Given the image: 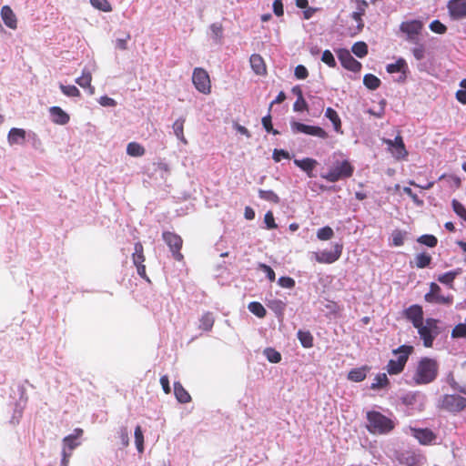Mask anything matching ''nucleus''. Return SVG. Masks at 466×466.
I'll return each mask as SVG.
<instances>
[{"mask_svg": "<svg viewBox=\"0 0 466 466\" xmlns=\"http://www.w3.org/2000/svg\"><path fill=\"white\" fill-rule=\"evenodd\" d=\"M92 75L91 72L84 68L81 76L76 79V83L83 88H87L90 95L95 93L94 86H91Z\"/></svg>", "mask_w": 466, "mask_h": 466, "instance_id": "b1692460", "label": "nucleus"}, {"mask_svg": "<svg viewBox=\"0 0 466 466\" xmlns=\"http://www.w3.org/2000/svg\"><path fill=\"white\" fill-rule=\"evenodd\" d=\"M413 351L412 346L402 345L396 350H393V354L396 359H391L386 366V370L390 375L400 374L409 359L410 354Z\"/></svg>", "mask_w": 466, "mask_h": 466, "instance_id": "7ed1b4c3", "label": "nucleus"}, {"mask_svg": "<svg viewBox=\"0 0 466 466\" xmlns=\"http://www.w3.org/2000/svg\"><path fill=\"white\" fill-rule=\"evenodd\" d=\"M278 283L280 287L285 289H293L296 285L295 280L290 277H280Z\"/></svg>", "mask_w": 466, "mask_h": 466, "instance_id": "6e6d98bb", "label": "nucleus"}, {"mask_svg": "<svg viewBox=\"0 0 466 466\" xmlns=\"http://www.w3.org/2000/svg\"><path fill=\"white\" fill-rule=\"evenodd\" d=\"M418 242L430 248H433L437 245L438 240L433 235H422L418 238Z\"/></svg>", "mask_w": 466, "mask_h": 466, "instance_id": "09e8293b", "label": "nucleus"}, {"mask_svg": "<svg viewBox=\"0 0 466 466\" xmlns=\"http://www.w3.org/2000/svg\"><path fill=\"white\" fill-rule=\"evenodd\" d=\"M404 238H405V233H403L400 230L393 231L391 234L392 246H395V247L402 246L404 243Z\"/></svg>", "mask_w": 466, "mask_h": 466, "instance_id": "8fccbe9b", "label": "nucleus"}, {"mask_svg": "<svg viewBox=\"0 0 466 466\" xmlns=\"http://www.w3.org/2000/svg\"><path fill=\"white\" fill-rule=\"evenodd\" d=\"M135 443L138 452L142 453L144 451V435L141 429V426L137 425L135 428Z\"/></svg>", "mask_w": 466, "mask_h": 466, "instance_id": "4c0bfd02", "label": "nucleus"}, {"mask_svg": "<svg viewBox=\"0 0 466 466\" xmlns=\"http://www.w3.org/2000/svg\"><path fill=\"white\" fill-rule=\"evenodd\" d=\"M351 50L355 56L362 58L368 54V46L365 42L360 41L352 46Z\"/></svg>", "mask_w": 466, "mask_h": 466, "instance_id": "ea45409f", "label": "nucleus"}, {"mask_svg": "<svg viewBox=\"0 0 466 466\" xmlns=\"http://www.w3.org/2000/svg\"><path fill=\"white\" fill-rule=\"evenodd\" d=\"M174 394L177 401L180 403H187L191 400V396L180 382L174 383Z\"/></svg>", "mask_w": 466, "mask_h": 466, "instance_id": "bb28decb", "label": "nucleus"}, {"mask_svg": "<svg viewBox=\"0 0 466 466\" xmlns=\"http://www.w3.org/2000/svg\"><path fill=\"white\" fill-rule=\"evenodd\" d=\"M26 132L23 128L13 127L7 135V141L10 146L23 145L25 141Z\"/></svg>", "mask_w": 466, "mask_h": 466, "instance_id": "aec40b11", "label": "nucleus"}, {"mask_svg": "<svg viewBox=\"0 0 466 466\" xmlns=\"http://www.w3.org/2000/svg\"><path fill=\"white\" fill-rule=\"evenodd\" d=\"M91 5L103 12H111L112 6L107 0H90Z\"/></svg>", "mask_w": 466, "mask_h": 466, "instance_id": "37998d69", "label": "nucleus"}, {"mask_svg": "<svg viewBox=\"0 0 466 466\" xmlns=\"http://www.w3.org/2000/svg\"><path fill=\"white\" fill-rule=\"evenodd\" d=\"M431 262V257L426 253H420L415 257V263L417 268H424Z\"/></svg>", "mask_w": 466, "mask_h": 466, "instance_id": "a19ab883", "label": "nucleus"}, {"mask_svg": "<svg viewBox=\"0 0 466 466\" xmlns=\"http://www.w3.org/2000/svg\"><path fill=\"white\" fill-rule=\"evenodd\" d=\"M400 460L406 466H419L423 462L424 457L414 452H406L401 454Z\"/></svg>", "mask_w": 466, "mask_h": 466, "instance_id": "393cba45", "label": "nucleus"}, {"mask_svg": "<svg viewBox=\"0 0 466 466\" xmlns=\"http://www.w3.org/2000/svg\"><path fill=\"white\" fill-rule=\"evenodd\" d=\"M294 164L302 170H304L305 172H307L309 177H313L312 170L317 165V161L315 159L309 157L303 159H295Z\"/></svg>", "mask_w": 466, "mask_h": 466, "instance_id": "a878e982", "label": "nucleus"}, {"mask_svg": "<svg viewBox=\"0 0 466 466\" xmlns=\"http://www.w3.org/2000/svg\"><path fill=\"white\" fill-rule=\"evenodd\" d=\"M354 168L348 160L337 161L327 173L321 174V177L333 183L351 177Z\"/></svg>", "mask_w": 466, "mask_h": 466, "instance_id": "39448f33", "label": "nucleus"}, {"mask_svg": "<svg viewBox=\"0 0 466 466\" xmlns=\"http://www.w3.org/2000/svg\"><path fill=\"white\" fill-rule=\"evenodd\" d=\"M249 62L250 66L256 75L263 76L266 74V65L261 56L253 54L249 58Z\"/></svg>", "mask_w": 466, "mask_h": 466, "instance_id": "5701e85b", "label": "nucleus"}, {"mask_svg": "<svg viewBox=\"0 0 466 466\" xmlns=\"http://www.w3.org/2000/svg\"><path fill=\"white\" fill-rule=\"evenodd\" d=\"M367 371L368 369L366 367L353 369L349 372L348 379L355 382H360L365 380Z\"/></svg>", "mask_w": 466, "mask_h": 466, "instance_id": "7c9ffc66", "label": "nucleus"}, {"mask_svg": "<svg viewBox=\"0 0 466 466\" xmlns=\"http://www.w3.org/2000/svg\"><path fill=\"white\" fill-rule=\"evenodd\" d=\"M416 329L423 341V345L426 348L432 347L433 340L440 333L438 321L434 319H427L424 322L420 324L419 327H416Z\"/></svg>", "mask_w": 466, "mask_h": 466, "instance_id": "423d86ee", "label": "nucleus"}, {"mask_svg": "<svg viewBox=\"0 0 466 466\" xmlns=\"http://www.w3.org/2000/svg\"><path fill=\"white\" fill-rule=\"evenodd\" d=\"M62 93L66 96H69V97H76V96H80V91L78 90V88L73 85H69V86H66V85H63L61 84L59 86Z\"/></svg>", "mask_w": 466, "mask_h": 466, "instance_id": "c03bdc74", "label": "nucleus"}, {"mask_svg": "<svg viewBox=\"0 0 466 466\" xmlns=\"http://www.w3.org/2000/svg\"><path fill=\"white\" fill-rule=\"evenodd\" d=\"M214 321L213 314L211 312H206L201 316L199 320V329L205 331H209L214 325Z\"/></svg>", "mask_w": 466, "mask_h": 466, "instance_id": "2f4dec72", "label": "nucleus"}, {"mask_svg": "<svg viewBox=\"0 0 466 466\" xmlns=\"http://www.w3.org/2000/svg\"><path fill=\"white\" fill-rule=\"evenodd\" d=\"M386 70L390 74L400 73L398 81H403L406 78L408 65L403 58H399L395 63L387 65Z\"/></svg>", "mask_w": 466, "mask_h": 466, "instance_id": "6ab92c4d", "label": "nucleus"}, {"mask_svg": "<svg viewBox=\"0 0 466 466\" xmlns=\"http://www.w3.org/2000/svg\"><path fill=\"white\" fill-rule=\"evenodd\" d=\"M51 119L58 125H66L69 121V116L59 106H52L49 109Z\"/></svg>", "mask_w": 466, "mask_h": 466, "instance_id": "4be33fe9", "label": "nucleus"}, {"mask_svg": "<svg viewBox=\"0 0 466 466\" xmlns=\"http://www.w3.org/2000/svg\"><path fill=\"white\" fill-rule=\"evenodd\" d=\"M367 430L372 434H387L391 431L394 427V421L376 410H370L366 414Z\"/></svg>", "mask_w": 466, "mask_h": 466, "instance_id": "f257e3e1", "label": "nucleus"}, {"mask_svg": "<svg viewBox=\"0 0 466 466\" xmlns=\"http://www.w3.org/2000/svg\"><path fill=\"white\" fill-rule=\"evenodd\" d=\"M383 143L388 146V150L396 159L404 158L408 154L403 140L400 136H397L394 139L384 138Z\"/></svg>", "mask_w": 466, "mask_h": 466, "instance_id": "9b49d317", "label": "nucleus"}, {"mask_svg": "<svg viewBox=\"0 0 466 466\" xmlns=\"http://www.w3.org/2000/svg\"><path fill=\"white\" fill-rule=\"evenodd\" d=\"M132 259L134 265H141L145 261L144 248L140 242H137L135 244Z\"/></svg>", "mask_w": 466, "mask_h": 466, "instance_id": "473e14b6", "label": "nucleus"}, {"mask_svg": "<svg viewBox=\"0 0 466 466\" xmlns=\"http://www.w3.org/2000/svg\"><path fill=\"white\" fill-rule=\"evenodd\" d=\"M438 363L435 360L422 358L416 368L413 380L416 385L428 384L433 381L438 374Z\"/></svg>", "mask_w": 466, "mask_h": 466, "instance_id": "f03ea898", "label": "nucleus"}, {"mask_svg": "<svg viewBox=\"0 0 466 466\" xmlns=\"http://www.w3.org/2000/svg\"><path fill=\"white\" fill-rule=\"evenodd\" d=\"M333 236H334V231L329 226L323 227V228L318 229V231H317V238L319 240H329L330 238H333Z\"/></svg>", "mask_w": 466, "mask_h": 466, "instance_id": "49530a36", "label": "nucleus"}, {"mask_svg": "<svg viewBox=\"0 0 466 466\" xmlns=\"http://www.w3.org/2000/svg\"><path fill=\"white\" fill-rule=\"evenodd\" d=\"M258 196H259L260 198H262L264 200H267V201H269V202H273V203H279V198L272 190L259 189L258 190Z\"/></svg>", "mask_w": 466, "mask_h": 466, "instance_id": "a18cd8bd", "label": "nucleus"}, {"mask_svg": "<svg viewBox=\"0 0 466 466\" xmlns=\"http://www.w3.org/2000/svg\"><path fill=\"white\" fill-rule=\"evenodd\" d=\"M410 434L421 444H430L435 440L434 433L429 429L410 428Z\"/></svg>", "mask_w": 466, "mask_h": 466, "instance_id": "a211bd4d", "label": "nucleus"}, {"mask_svg": "<svg viewBox=\"0 0 466 466\" xmlns=\"http://www.w3.org/2000/svg\"><path fill=\"white\" fill-rule=\"evenodd\" d=\"M412 54L417 60H421L425 56V49L422 45H419L412 48Z\"/></svg>", "mask_w": 466, "mask_h": 466, "instance_id": "680f3d73", "label": "nucleus"}, {"mask_svg": "<svg viewBox=\"0 0 466 466\" xmlns=\"http://www.w3.org/2000/svg\"><path fill=\"white\" fill-rule=\"evenodd\" d=\"M262 125H263L264 128L267 130V132H268V133L271 132L273 134H277L278 133V131L274 130L273 127H272L270 115H268V116H264L262 118Z\"/></svg>", "mask_w": 466, "mask_h": 466, "instance_id": "052dcab7", "label": "nucleus"}, {"mask_svg": "<svg viewBox=\"0 0 466 466\" xmlns=\"http://www.w3.org/2000/svg\"><path fill=\"white\" fill-rule=\"evenodd\" d=\"M118 438L120 439L123 447H127L129 444V432L127 427H121L117 432Z\"/></svg>", "mask_w": 466, "mask_h": 466, "instance_id": "603ef678", "label": "nucleus"}, {"mask_svg": "<svg viewBox=\"0 0 466 466\" xmlns=\"http://www.w3.org/2000/svg\"><path fill=\"white\" fill-rule=\"evenodd\" d=\"M308 108V104L304 98H297L293 105V110L296 112L303 111Z\"/></svg>", "mask_w": 466, "mask_h": 466, "instance_id": "e2e57ef3", "label": "nucleus"}, {"mask_svg": "<svg viewBox=\"0 0 466 466\" xmlns=\"http://www.w3.org/2000/svg\"><path fill=\"white\" fill-rule=\"evenodd\" d=\"M389 384L388 377L385 373H379L370 385L372 390L385 388Z\"/></svg>", "mask_w": 466, "mask_h": 466, "instance_id": "c9c22d12", "label": "nucleus"}, {"mask_svg": "<svg viewBox=\"0 0 466 466\" xmlns=\"http://www.w3.org/2000/svg\"><path fill=\"white\" fill-rule=\"evenodd\" d=\"M321 60L330 67L336 66V60L329 50H325L322 54Z\"/></svg>", "mask_w": 466, "mask_h": 466, "instance_id": "5fc2aeb1", "label": "nucleus"}, {"mask_svg": "<svg viewBox=\"0 0 466 466\" xmlns=\"http://www.w3.org/2000/svg\"><path fill=\"white\" fill-rule=\"evenodd\" d=\"M282 158H289V152L283 149H275L273 152V159L276 162H279Z\"/></svg>", "mask_w": 466, "mask_h": 466, "instance_id": "0e129e2a", "label": "nucleus"}, {"mask_svg": "<svg viewBox=\"0 0 466 466\" xmlns=\"http://www.w3.org/2000/svg\"><path fill=\"white\" fill-rule=\"evenodd\" d=\"M264 222L268 229L276 228L278 226L275 223V219L271 211H268L264 217Z\"/></svg>", "mask_w": 466, "mask_h": 466, "instance_id": "13d9d810", "label": "nucleus"}, {"mask_svg": "<svg viewBox=\"0 0 466 466\" xmlns=\"http://www.w3.org/2000/svg\"><path fill=\"white\" fill-rule=\"evenodd\" d=\"M290 128L294 134L303 133L323 139L328 137V133L320 127L309 126L297 121H292L290 122Z\"/></svg>", "mask_w": 466, "mask_h": 466, "instance_id": "1a4fd4ad", "label": "nucleus"}, {"mask_svg": "<svg viewBox=\"0 0 466 466\" xmlns=\"http://www.w3.org/2000/svg\"><path fill=\"white\" fill-rule=\"evenodd\" d=\"M98 103L102 106H107V107H114L116 106V102L115 99L107 96H101L99 99H98Z\"/></svg>", "mask_w": 466, "mask_h": 466, "instance_id": "bf43d9fd", "label": "nucleus"}, {"mask_svg": "<svg viewBox=\"0 0 466 466\" xmlns=\"http://www.w3.org/2000/svg\"><path fill=\"white\" fill-rule=\"evenodd\" d=\"M184 123H185V118L180 117L173 123L172 127H173V131H174V134L177 137V138L179 139L184 144H187V141L184 136V131H183L184 130Z\"/></svg>", "mask_w": 466, "mask_h": 466, "instance_id": "c756f323", "label": "nucleus"}, {"mask_svg": "<svg viewBox=\"0 0 466 466\" xmlns=\"http://www.w3.org/2000/svg\"><path fill=\"white\" fill-rule=\"evenodd\" d=\"M163 239L169 247L174 258L177 260L182 259L183 256L179 252L182 247V238L177 234L171 232H164Z\"/></svg>", "mask_w": 466, "mask_h": 466, "instance_id": "ddd939ff", "label": "nucleus"}, {"mask_svg": "<svg viewBox=\"0 0 466 466\" xmlns=\"http://www.w3.org/2000/svg\"><path fill=\"white\" fill-rule=\"evenodd\" d=\"M447 7L452 19L466 18V0H450Z\"/></svg>", "mask_w": 466, "mask_h": 466, "instance_id": "2eb2a0df", "label": "nucleus"}, {"mask_svg": "<svg viewBox=\"0 0 466 466\" xmlns=\"http://www.w3.org/2000/svg\"><path fill=\"white\" fill-rule=\"evenodd\" d=\"M404 316L412 322L413 326L419 327L423 321V310L419 305H411L404 311Z\"/></svg>", "mask_w": 466, "mask_h": 466, "instance_id": "f3484780", "label": "nucleus"}, {"mask_svg": "<svg viewBox=\"0 0 466 466\" xmlns=\"http://www.w3.org/2000/svg\"><path fill=\"white\" fill-rule=\"evenodd\" d=\"M298 339L301 345L306 348H311L313 346V336L309 331L299 330Z\"/></svg>", "mask_w": 466, "mask_h": 466, "instance_id": "72a5a7b5", "label": "nucleus"}, {"mask_svg": "<svg viewBox=\"0 0 466 466\" xmlns=\"http://www.w3.org/2000/svg\"><path fill=\"white\" fill-rule=\"evenodd\" d=\"M461 273V268H457L455 270L445 272L438 277V280L445 284L447 286L451 287L452 283L457 276H459Z\"/></svg>", "mask_w": 466, "mask_h": 466, "instance_id": "c85d7f7f", "label": "nucleus"}, {"mask_svg": "<svg viewBox=\"0 0 466 466\" xmlns=\"http://www.w3.org/2000/svg\"><path fill=\"white\" fill-rule=\"evenodd\" d=\"M258 268L262 270L267 278L270 280V281H274L275 279H276V274L274 272V270L268 265L264 264V263H258Z\"/></svg>", "mask_w": 466, "mask_h": 466, "instance_id": "864d4df0", "label": "nucleus"}, {"mask_svg": "<svg viewBox=\"0 0 466 466\" xmlns=\"http://www.w3.org/2000/svg\"><path fill=\"white\" fill-rule=\"evenodd\" d=\"M338 58L343 67L352 72H358L361 68V64L357 61L347 49H339L337 51Z\"/></svg>", "mask_w": 466, "mask_h": 466, "instance_id": "4468645a", "label": "nucleus"}, {"mask_svg": "<svg viewBox=\"0 0 466 466\" xmlns=\"http://www.w3.org/2000/svg\"><path fill=\"white\" fill-rule=\"evenodd\" d=\"M325 116L329 118L333 124L334 130L337 133H342L341 121L338 113L331 107H328L325 111Z\"/></svg>", "mask_w": 466, "mask_h": 466, "instance_id": "cd10ccee", "label": "nucleus"}, {"mask_svg": "<svg viewBox=\"0 0 466 466\" xmlns=\"http://www.w3.org/2000/svg\"><path fill=\"white\" fill-rule=\"evenodd\" d=\"M127 153L131 157H141L145 154V148L137 142H130L127 144Z\"/></svg>", "mask_w": 466, "mask_h": 466, "instance_id": "f704fd0d", "label": "nucleus"}, {"mask_svg": "<svg viewBox=\"0 0 466 466\" xmlns=\"http://www.w3.org/2000/svg\"><path fill=\"white\" fill-rule=\"evenodd\" d=\"M364 85L370 90L377 89L380 85V80L372 74H367L363 77Z\"/></svg>", "mask_w": 466, "mask_h": 466, "instance_id": "e433bc0d", "label": "nucleus"}, {"mask_svg": "<svg viewBox=\"0 0 466 466\" xmlns=\"http://www.w3.org/2000/svg\"><path fill=\"white\" fill-rule=\"evenodd\" d=\"M264 355L267 360L271 363H279L281 360V355L273 348H267L264 350Z\"/></svg>", "mask_w": 466, "mask_h": 466, "instance_id": "79ce46f5", "label": "nucleus"}, {"mask_svg": "<svg viewBox=\"0 0 466 466\" xmlns=\"http://www.w3.org/2000/svg\"><path fill=\"white\" fill-rule=\"evenodd\" d=\"M273 12L277 16H281L284 14L282 0H274Z\"/></svg>", "mask_w": 466, "mask_h": 466, "instance_id": "69168bd1", "label": "nucleus"}, {"mask_svg": "<svg viewBox=\"0 0 466 466\" xmlns=\"http://www.w3.org/2000/svg\"><path fill=\"white\" fill-rule=\"evenodd\" d=\"M425 299L431 303L449 305L452 302L451 296H444L439 285L434 282L431 283L430 291L425 295Z\"/></svg>", "mask_w": 466, "mask_h": 466, "instance_id": "9d476101", "label": "nucleus"}, {"mask_svg": "<svg viewBox=\"0 0 466 466\" xmlns=\"http://www.w3.org/2000/svg\"><path fill=\"white\" fill-rule=\"evenodd\" d=\"M192 82L198 92L205 95H208L211 92L209 76L205 69L201 67H196L193 71Z\"/></svg>", "mask_w": 466, "mask_h": 466, "instance_id": "6e6552de", "label": "nucleus"}, {"mask_svg": "<svg viewBox=\"0 0 466 466\" xmlns=\"http://www.w3.org/2000/svg\"><path fill=\"white\" fill-rule=\"evenodd\" d=\"M248 309L251 313L258 318L265 317L267 313V310L262 306V304L257 301L250 302L248 306Z\"/></svg>", "mask_w": 466, "mask_h": 466, "instance_id": "58836bf2", "label": "nucleus"}, {"mask_svg": "<svg viewBox=\"0 0 466 466\" xmlns=\"http://www.w3.org/2000/svg\"><path fill=\"white\" fill-rule=\"evenodd\" d=\"M295 76L299 79H304L308 76V70L304 66H298L295 68Z\"/></svg>", "mask_w": 466, "mask_h": 466, "instance_id": "338daca9", "label": "nucleus"}, {"mask_svg": "<svg viewBox=\"0 0 466 466\" xmlns=\"http://www.w3.org/2000/svg\"><path fill=\"white\" fill-rule=\"evenodd\" d=\"M452 208L453 211L463 220L466 221V208L465 207L456 199L452 200Z\"/></svg>", "mask_w": 466, "mask_h": 466, "instance_id": "3c124183", "label": "nucleus"}, {"mask_svg": "<svg viewBox=\"0 0 466 466\" xmlns=\"http://www.w3.org/2000/svg\"><path fill=\"white\" fill-rule=\"evenodd\" d=\"M130 39V35L127 34L125 38H117L116 40V47L121 50L127 48V41Z\"/></svg>", "mask_w": 466, "mask_h": 466, "instance_id": "774afa93", "label": "nucleus"}, {"mask_svg": "<svg viewBox=\"0 0 466 466\" xmlns=\"http://www.w3.org/2000/svg\"><path fill=\"white\" fill-rule=\"evenodd\" d=\"M442 407L451 412L460 411L466 408V398L459 395H445Z\"/></svg>", "mask_w": 466, "mask_h": 466, "instance_id": "f8f14e48", "label": "nucleus"}, {"mask_svg": "<svg viewBox=\"0 0 466 466\" xmlns=\"http://www.w3.org/2000/svg\"><path fill=\"white\" fill-rule=\"evenodd\" d=\"M209 29L211 33V37L215 41H219L222 38L223 29L221 24L213 23L210 25Z\"/></svg>", "mask_w": 466, "mask_h": 466, "instance_id": "de8ad7c7", "label": "nucleus"}, {"mask_svg": "<svg viewBox=\"0 0 466 466\" xmlns=\"http://www.w3.org/2000/svg\"><path fill=\"white\" fill-rule=\"evenodd\" d=\"M421 29L422 24L418 20L403 22L400 25V30L407 35V38L410 41H416Z\"/></svg>", "mask_w": 466, "mask_h": 466, "instance_id": "dca6fc26", "label": "nucleus"}, {"mask_svg": "<svg viewBox=\"0 0 466 466\" xmlns=\"http://www.w3.org/2000/svg\"><path fill=\"white\" fill-rule=\"evenodd\" d=\"M1 18L7 27L11 29H15L17 27L16 15L9 5H4L1 8Z\"/></svg>", "mask_w": 466, "mask_h": 466, "instance_id": "412c9836", "label": "nucleus"}, {"mask_svg": "<svg viewBox=\"0 0 466 466\" xmlns=\"http://www.w3.org/2000/svg\"><path fill=\"white\" fill-rule=\"evenodd\" d=\"M83 432L82 429L76 428L73 433L66 436L62 440V458L60 466H68L73 451L81 445L80 438Z\"/></svg>", "mask_w": 466, "mask_h": 466, "instance_id": "20e7f679", "label": "nucleus"}, {"mask_svg": "<svg viewBox=\"0 0 466 466\" xmlns=\"http://www.w3.org/2000/svg\"><path fill=\"white\" fill-rule=\"evenodd\" d=\"M343 246L340 243H335L332 250H321L311 253V259L321 264H332L336 262L342 254Z\"/></svg>", "mask_w": 466, "mask_h": 466, "instance_id": "0eeeda50", "label": "nucleus"}, {"mask_svg": "<svg viewBox=\"0 0 466 466\" xmlns=\"http://www.w3.org/2000/svg\"><path fill=\"white\" fill-rule=\"evenodd\" d=\"M430 28L432 32L437 34H444L447 30V27L439 20L432 21L430 25Z\"/></svg>", "mask_w": 466, "mask_h": 466, "instance_id": "4d7b16f0", "label": "nucleus"}]
</instances>
